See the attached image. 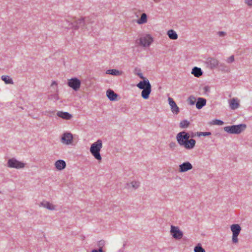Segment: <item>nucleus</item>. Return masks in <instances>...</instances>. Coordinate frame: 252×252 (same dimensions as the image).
Wrapping results in <instances>:
<instances>
[{
    "label": "nucleus",
    "instance_id": "nucleus-1",
    "mask_svg": "<svg viewBox=\"0 0 252 252\" xmlns=\"http://www.w3.org/2000/svg\"><path fill=\"white\" fill-rule=\"evenodd\" d=\"M190 135L186 131H181L176 135V139L180 146L187 150L193 149L195 145L196 141L193 139H189Z\"/></svg>",
    "mask_w": 252,
    "mask_h": 252
},
{
    "label": "nucleus",
    "instance_id": "nucleus-2",
    "mask_svg": "<svg viewBox=\"0 0 252 252\" xmlns=\"http://www.w3.org/2000/svg\"><path fill=\"white\" fill-rule=\"evenodd\" d=\"M136 86L139 89L142 90L141 92L142 98L144 99H148L151 92V85L149 80L146 79L143 81H140Z\"/></svg>",
    "mask_w": 252,
    "mask_h": 252
},
{
    "label": "nucleus",
    "instance_id": "nucleus-3",
    "mask_svg": "<svg viewBox=\"0 0 252 252\" xmlns=\"http://www.w3.org/2000/svg\"><path fill=\"white\" fill-rule=\"evenodd\" d=\"M102 148V142L100 139L97 140L96 142L93 143L90 147V151L94 158L98 160H101L102 159L100 154V150Z\"/></svg>",
    "mask_w": 252,
    "mask_h": 252
},
{
    "label": "nucleus",
    "instance_id": "nucleus-4",
    "mask_svg": "<svg viewBox=\"0 0 252 252\" xmlns=\"http://www.w3.org/2000/svg\"><path fill=\"white\" fill-rule=\"evenodd\" d=\"M246 128V125L241 124L237 125L227 126L224 127L225 131L230 134H239L244 131Z\"/></svg>",
    "mask_w": 252,
    "mask_h": 252
},
{
    "label": "nucleus",
    "instance_id": "nucleus-5",
    "mask_svg": "<svg viewBox=\"0 0 252 252\" xmlns=\"http://www.w3.org/2000/svg\"><path fill=\"white\" fill-rule=\"evenodd\" d=\"M26 164L22 161L17 160L16 158H11L7 160V167L11 168L20 169L24 168Z\"/></svg>",
    "mask_w": 252,
    "mask_h": 252
},
{
    "label": "nucleus",
    "instance_id": "nucleus-6",
    "mask_svg": "<svg viewBox=\"0 0 252 252\" xmlns=\"http://www.w3.org/2000/svg\"><path fill=\"white\" fill-rule=\"evenodd\" d=\"M68 86L72 88L74 91H78L81 86V81L77 78H72L68 80Z\"/></svg>",
    "mask_w": 252,
    "mask_h": 252
},
{
    "label": "nucleus",
    "instance_id": "nucleus-7",
    "mask_svg": "<svg viewBox=\"0 0 252 252\" xmlns=\"http://www.w3.org/2000/svg\"><path fill=\"white\" fill-rule=\"evenodd\" d=\"M88 21V20L86 18L85 19H80L78 20L77 22V28H79L85 26L87 31H89V32H91V31H93L94 29H93L92 25L94 24V23H89Z\"/></svg>",
    "mask_w": 252,
    "mask_h": 252
},
{
    "label": "nucleus",
    "instance_id": "nucleus-8",
    "mask_svg": "<svg viewBox=\"0 0 252 252\" xmlns=\"http://www.w3.org/2000/svg\"><path fill=\"white\" fill-rule=\"evenodd\" d=\"M140 44L143 47H148L153 41L152 37L150 34H146L139 39Z\"/></svg>",
    "mask_w": 252,
    "mask_h": 252
},
{
    "label": "nucleus",
    "instance_id": "nucleus-9",
    "mask_svg": "<svg viewBox=\"0 0 252 252\" xmlns=\"http://www.w3.org/2000/svg\"><path fill=\"white\" fill-rule=\"evenodd\" d=\"M170 232L173 237L177 240L181 239L183 236V232L180 230L178 226L171 225Z\"/></svg>",
    "mask_w": 252,
    "mask_h": 252
},
{
    "label": "nucleus",
    "instance_id": "nucleus-10",
    "mask_svg": "<svg viewBox=\"0 0 252 252\" xmlns=\"http://www.w3.org/2000/svg\"><path fill=\"white\" fill-rule=\"evenodd\" d=\"M61 141L63 144L70 145L73 141V135L70 132H65L62 135Z\"/></svg>",
    "mask_w": 252,
    "mask_h": 252
},
{
    "label": "nucleus",
    "instance_id": "nucleus-11",
    "mask_svg": "<svg viewBox=\"0 0 252 252\" xmlns=\"http://www.w3.org/2000/svg\"><path fill=\"white\" fill-rule=\"evenodd\" d=\"M192 164L189 161L183 162L179 165V171L180 172H185L192 168Z\"/></svg>",
    "mask_w": 252,
    "mask_h": 252
},
{
    "label": "nucleus",
    "instance_id": "nucleus-12",
    "mask_svg": "<svg viewBox=\"0 0 252 252\" xmlns=\"http://www.w3.org/2000/svg\"><path fill=\"white\" fill-rule=\"evenodd\" d=\"M169 104L171 107V110L173 113L177 114L179 112V108L174 100L171 97L168 98Z\"/></svg>",
    "mask_w": 252,
    "mask_h": 252
},
{
    "label": "nucleus",
    "instance_id": "nucleus-13",
    "mask_svg": "<svg viewBox=\"0 0 252 252\" xmlns=\"http://www.w3.org/2000/svg\"><path fill=\"white\" fill-rule=\"evenodd\" d=\"M140 186V182L133 181L130 183H127L125 185V188L127 189H136Z\"/></svg>",
    "mask_w": 252,
    "mask_h": 252
},
{
    "label": "nucleus",
    "instance_id": "nucleus-14",
    "mask_svg": "<svg viewBox=\"0 0 252 252\" xmlns=\"http://www.w3.org/2000/svg\"><path fill=\"white\" fill-rule=\"evenodd\" d=\"M55 166L58 170L61 171L65 168L66 163L64 160L63 159H59L55 162Z\"/></svg>",
    "mask_w": 252,
    "mask_h": 252
},
{
    "label": "nucleus",
    "instance_id": "nucleus-15",
    "mask_svg": "<svg viewBox=\"0 0 252 252\" xmlns=\"http://www.w3.org/2000/svg\"><path fill=\"white\" fill-rule=\"evenodd\" d=\"M57 115L64 120H70L72 117V116L67 112L58 111L57 113Z\"/></svg>",
    "mask_w": 252,
    "mask_h": 252
},
{
    "label": "nucleus",
    "instance_id": "nucleus-16",
    "mask_svg": "<svg viewBox=\"0 0 252 252\" xmlns=\"http://www.w3.org/2000/svg\"><path fill=\"white\" fill-rule=\"evenodd\" d=\"M229 107L232 110H235L239 106V101L237 98H233L229 101Z\"/></svg>",
    "mask_w": 252,
    "mask_h": 252
},
{
    "label": "nucleus",
    "instance_id": "nucleus-17",
    "mask_svg": "<svg viewBox=\"0 0 252 252\" xmlns=\"http://www.w3.org/2000/svg\"><path fill=\"white\" fill-rule=\"evenodd\" d=\"M206 104V100L202 97H198L196 103V107L198 109H201Z\"/></svg>",
    "mask_w": 252,
    "mask_h": 252
},
{
    "label": "nucleus",
    "instance_id": "nucleus-18",
    "mask_svg": "<svg viewBox=\"0 0 252 252\" xmlns=\"http://www.w3.org/2000/svg\"><path fill=\"white\" fill-rule=\"evenodd\" d=\"M106 95L111 101H114L116 100L117 97L118 96L117 94H116L113 90L110 89L107 91Z\"/></svg>",
    "mask_w": 252,
    "mask_h": 252
},
{
    "label": "nucleus",
    "instance_id": "nucleus-19",
    "mask_svg": "<svg viewBox=\"0 0 252 252\" xmlns=\"http://www.w3.org/2000/svg\"><path fill=\"white\" fill-rule=\"evenodd\" d=\"M40 206L49 210H55V206L48 201H43L40 203Z\"/></svg>",
    "mask_w": 252,
    "mask_h": 252
},
{
    "label": "nucleus",
    "instance_id": "nucleus-20",
    "mask_svg": "<svg viewBox=\"0 0 252 252\" xmlns=\"http://www.w3.org/2000/svg\"><path fill=\"white\" fill-rule=\"evenodd\" d=\"M191 73L196 77H200L203 73L202 70L200 68L197 67H194L191 71Z\"/></svg>",
    "mask_w": 252,
    "mask_h": 252
},
{
    "label": "nucleus",
    "instance_id": "nucleus-21",
    "mask_svg": "<svg viewBox=\"0 0 252 252\" xmlns=\"http://www.w3.org/2000/svg\"><path fill=\"white\" fill-rule=\"evenodd\" d=\"M241 227L239 224H235L231 226V230L233 234L239 235L241 231Z\"/></svg>",
    "mask_w": 252,
    "mask_h": 252
},
{
    "label": "nucleus",
    "instance_id": "nucleus-22",
    "mask_svg": "<svg viewBox=\"0 0 252 252\" xmlns=\"http://www.w3.org/2000/svg\"><path fill=\"white\" fill-rule=\"evenodd\" d=\"M147 22V16L146 13H142L141 17L138 19L136 23L139 25L146 23Z\"/></svg>",
    "mask_w": 252,
    "mask_h": 252
},
{
    "label": "nucleus",
    "instance_id": "nucleus-23",
    "mask_svg": "<svg viewBox=\"0 0 252 252\" xmlns=\"http://www.w3.org/2000/svg\"><path fill=\"white\" fill-rule=\"evenodd\" d=\"M106 73L115 76H120L122 74V72L115 69H112L107 70Z\"/></svg>",
    "mask_w": 252,
    "mask_h": 252
},
{
    "label": "nucleus",
    "instance_id": "nucleus-24",
    "mask_svg": "<svg viewBox=\"0 0 252 252\" xmlns=\"http://www.w3.org/2000/svg\"><path fill=\"white\" fill-rule=\"evenodd\" d=\"M167 34L169 37L171 39L175 40L178 38V34H177L176 32L173 30H169L167 32Z\"/></svg>",
    "mask_w": 252,
    "mask_h": 252
},
{
    "label": "nucleus",
    "instance_id": "nucleus-25",
    "mask_svg": "<svg viewBox=\"0 0 252 252\" xmlns=\"http://www.w3.org/2000/svg\"><path fill=\"white\" fill-rule=\"evenodd\" d=\"M209 63H210V64L212 67H216L219 66V61L215 59H210V60L209 61Z\"/></svg>",
    "mask_w": 252,
    "mask_h": 252
},
{
    "label": "nucleus",
    "instance_id": "nucleus-26",
    "mask_svg": "<svg viewBox=\"0 0 252 252\" xmlns=\"http://www.w3.org/2000/svg\"><path fill=\"white\" fill-rule=\"evenodd\" d=\"M1 79L4 81L6 84H13V80L9 76L3 75L1 76Z\"/></svg>",
    "mask_w": 252,
    "mask_h": 252
},
{
    "label": "nucleus",
    "instance_id": "nucleus-27",
    "mask_svg": "<svg viewBox=\"0 0 252 252\" xmlns=\"http://www.w3.org/2000/svg\"><path fill=\"white\" fill-rule=\"evenodd\" d=\"M189 122L188 120H183L180 123V126L182 128H186L189 126Z\"/></svg>",
    "mask_w": 252,
    "mask_h": 252
},
{
    "label": "nucleus",
    "instance_id": "nucleus-28",
    "mask_svg": "<svg viewBox=\"0 0 252 252\" xmlns=\"http://www.w3.org/2000/svg\"><path fill=\"white\" fill-rule=\"evenodd\" d=\"M223 122L221 120L218 119L213 120L211 122V124L213 125L221 126L223 124Z\"/></svg>",
    "mask_w": 252,
    "mask_h": 252
},
{
    "label": "nucleus",
    "instance_id": "nucleus-29",
    "mask_svg": "<svg viewBox=\"0 0 252 252\" xmlns=\"http://www.w3.org/2000/svg\"><path fill=\"white\" fill-rule=\"evenodd\" d=\"M48 99L54 101H57L59 99V97L58 94L56 93L49 95Z\"/></svg>",
    "mask_w": 252,
    "mask_h": 252
},
{
    "label": "nucleus",
    "instance_id": "nucleus-30",
    "mask_svg": "<svg viewBox=\"0 0 252 252\" xmlns=\"http://www.w3.org/2000/svg\"><path fill=\"white\" fill-rule=\"evenodd\" d=\"M194 252H205V250L199 244L195 247L194 249Z\"/></svg>",
    "mask_w": 252,
    "mask_h": 252
},
{
    "label": "nucleus",
    "instance_id": "nucleus-31",
    "mask_svg": "<svg viewBox=\"0 0 252 252\" xmlns=\"http://www.w3.org/2000/svg\"><path fill=\"white\" fill-rule=\"evenodd\" d=\"M211 134V133L210 132H199L197 133V135L198 136H206L210 135Z\"/></svg>",
    "mask_w": 252,
    "mask_h": 252
},
{
    "label": "nucleus",
    "instance_id": "nucleus-32",
    "mask_svg": "<svg viewBox=\"0 0 252 252\" xmlns=\"http://www.w3.org/2000/svg\"><path fill=\"white\" fill-rule=\"evenodd\" d=\"M238 235H238V234H233L232 240L233 243H237L238 242Z\"/></svg>",
    "mask_w": 252,
    "mask_h": 252
},
{
    "label": "nucleus",
    "instance_id": "nucleus-33",
    "mask_svg": "<svg viewBox=\"0 0 252 252\" xmlns=\"http://www.w3.org/2000/svg\"><path fill=\"white\" fill-rule=\"evenodd\" d=\"M188 100H189V103L190 104V105H194V103H195V98L193 97V96H190L189 97V99H188Z\"/></svg>",
    "mask_w": 252,
    "mask_h": 252
},
{
    "label": "nucleus",
    "instance_id": "nucleus-34",
    "mask_svg": "<svg viewBox=\"0 0 252 252\" xmlns=\"http://www.w3.org/2000/svg\"><path fill=\"white\" fill-rule=\"evenodd\" d=\"M234 61V56L233 55L229 57L226 60L227 63H232Z\"/></svg>",
    "mask_w": 252,
    "mask_h": 252
},
{
    "label": "nucleus",
    "instance_id": "nucleus-35",
    "mask_svg": "<svg viewBox=\"0 0 252 252\" xmlns=\"http://www.w3.org/2000/svg\"><path fill=\"white\" fill-rule=\"evenodd\" d=\"M220 69L223 71H227L228 70V68L223 63H220Z\"/></svg>",
    "mask_w": 252,
    "mask_h": 252
},
{
    "label": "nucleus",
    "instance_id": "nucleus-36",
    "mask_svg": "<svg viewBox=\"0 0 252 252\" xmlns=\"http://www.w3.org/2000/svg\"><path fill=\"white\" fill-rule=\"evenodd\" d=\"M136 75H137L141 79H143V80L144 79H146L145 77L143 76V74L142 73L140 70H139L138 73H136Z\"/></svg>",
    "mask_w": 252,
    "mask_h": 252
},
{
    "label": "nucleus",
    "instance_id": "nucleus-37",
    "mask_svg": "<svg viewBox=\"0 0 252 252\" xmlns=\"http://www.w3.org/2000/svg\"><path fill=\"white\" fill-rule=\"evenodd\" d=\"M226 32L223 31H220L218 32V35L219 36H224L225 35H226Z\"/></svg>",
    "mask_w": 252,
    "mask_h": 252
},
{
    "label": "nucleus",
    "instance_id": "nucleus-38",
    "mask_svg": "<svg viewBox=\"0 0 252 252\" xmlns=\"http://www.w3.org/2000/svg\"><path fill=\"white\" fill-rule=\"evenodd\" d=\"M246 3L249 6H252V0H245Z\"/></svg>",
    "mask_w": 252,
    "mask_h": 252
},
{
    "label": "nucleus",
    "instance_id": "nucleus-39",
    "mask_svg": "<svg viewBox=\"0 0 252 252\" xmlns=\"http://www.w3.org/2000/svg\"><path fill=\"white\" fill-rule=\"evenodd\" d=\"M169 146L170 148H173V147L176 146V144L175 143L172 142L169 144Z\"/></svg>",
    "mask_w": 252,
    "mask_h": 252
},
{
    "label": "nucleus",
    "instance_id": "nucleus-40",
    "mask_svg": "<svg viewBox=\"0 0 252 252\" xmlns=\"http://www.w3.org/2000/svg\"><path fill=\"white\" fill-rule=\"evenodd\" d=\"M139 70H140L139 68H135L134 71V74L136 75V73H138Z\"/></svg>",
    "mask_w": 252,
    "mask_h": 252
},
{
    "label": "nucleus",
    "instance_id": "nucleus-41",
    "mask_svg": "<svg viewBox=\"0 0 252 252\" xmlns=\"http://www.w3.org/2000/svg\"><path fill=\"white\" fill-rule=\"evenodd\" d=\"M97 252H104L102 249V247H100L98 250H97Z\"/></svg>",
    "mask_w": 252,
    "mask_h": 252
},
{
    "label": "nucleus",
    "instance_id": "nucleus-42",
    "mask_svg": "<svg viewBox=\"0 0 252 252\" xmlns=\"http://www.w3.org/2000/svg\"><path fill=\"white\" fill-rule=\"evenodd\" d=\"M57 86V83L56 81H54L52 82V84H51V86Z\"/></svg>",
    "mask_w": 252,
    "mask_h": 252
},
{
    "label": "nucleus",
    "instance_id": "nucleus-43",
    "mask_svg": "<svg viewBox=\"0 0 252 252\" xmlns=\"http://www.w3.org/2000/svg\"><path fill=\"white\" fill-rule=\"evenodd\" d=\"M124 248L119 250L118 252H123Z\"/></svg>",
    "mask_w": 252,
    "mask_h": 252
},
{
    "label": "nucleus",
    "instance_id": "nucleus-44",
    "mask_svg": "<svg viewBox=\"0 0 252 252\" xmlns=\"http://www.w3.org/2000/svg\"><path fill=\"white\" fill-rule=\"evenodd\" d=\"M208 89V87H207V86H205L204 88V90L206 91H207Z\"/></svg>",
    "mask_w": 252,
    "mask_h": 252
},
{
    "label": "nucleus",
    "instance_id": "nucleus-45",
    "mask_svg": "<svg viewBox=\"0 0 252 252\" xmlns=\"http://www.w3.org/2000/svg\"><path fill=\"white\" fill-rule=\"evenodd\" d=\"M91 252H97V250L94 249Z\"/></svg>",
    "mask_w": 252,
    "mask_h": 252
},
{
    "label": "nucleus",
    "instance_id": "nucleus-46",
    "mask_svg": "<svg viewBox=\"0 0 252 252\" xmlns=\"http://www.w3.org/2000/svg\"><path fill=\"white\" fill-rule=\"evenodd\" d=\"M100 243H102V245L104 244V241H100Z\"/></svg>",
    "mask_w": 252,
    "mask_h": 252
}]
</instances>
